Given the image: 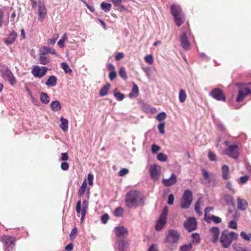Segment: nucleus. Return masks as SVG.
<instances>
[{"label": "nucleus", "instance_id": "obj_1", "mask_svg": "<svg viewBox=\"0 0 251 251\" xmlns=\"http://www.w3.org/2000/svg\"><path fill=\"white\" fill-rule=\"evenodd\" d=\"M145 200L139 196L137 191H130L126 197L125 202L128 208L137 207L142 206L145 204Z\"/></svg>", "mask_w": 251, "mask_h": 251}, {"label": "nucleus", "instance_id": "obj_2", "mask_svg": "<svg viewBox=\"0 0 251 251\" xmlns=\"http://www.w3.org/2000/svg\"><path fill=\"white\" fill-rule=\"evenodd\" d=\"M171 12L174 17L175 22L177 26H180L184 22L185 18L179 5L172 4Z\"/></svg>", "mask_w": 251, "mask_h": 251}, {"label": "nucleus", "instance_id": "obj_3", "mask_svg": "<svg viewBox=\"0 0 251 251\" xmlns=\"http://www.w3.org/2000/svg\"><path fill=\"white\" fill-rule=\"evenodd\" d=\"M193 201V194L189 190H185L181 200L180 207L183 209L188 208Z\"/></svg>", "mask_w": 251, "mask_h": 251}, {"label": "nucleus", "instance_id": "obj_4", "mask_svg": "<svg viewBox=\"0 0 251 251\" xmlns=\"http://www.w3.org/2000/svg\"><path fill=\"white\" fill-rule=\"evenodd\" d=\"M180 234L175 229L168 230L164 241L166 243L174 244L176 243L180 238Z\"/></svg>", "mask_w": 251, "mask_h": 251}, {"label": "nucleus", "instance_id": "obj_5", "mask_svg": "<svg viewBox=\"0 0 251 251\" xmlns=\"http://www.w3.org/2000/svg\"><path fill=\"white\" fill-rule=\"evenodd\" d=\"M230 236L228 234V230L227 229L224 230L222 233L220 238V242L221 243L222 246L224 248H227L231 244Z\"/></svg>", "mask_w": 251, "mask_h": 251}, {"label": "nucleus", "instance_id": "obj_6", "mask_svg": "<svg viewBox=\"0 0 251 251\" xmlns=\"http://www.w3.org/2000/svg\"><path fill=\"white\" fill-rule=\"evenodd\" d=\"M209 96L218 101H225L226 97L223 91L219 88L213 89L209 93Z\"/></svg>", "mask_w": 251, "mask_h": 251}, {"label": "nucleus", "instance_id": "obj_7", "mask_svg": "<svg viewBox=\"0 0 251 251\" xmlns=\"http://www.w3.org/2000/svg\"><path fill=\"white\" fill-rule=\"evenodd\" d=\"M184 227L189 232L195 230L197 227L196 219L194 217H189L184 222Z\"/></svg>", "mask_w": 251, "mask_h": 251}, {"label": "nucleus", "instance_id": "obj_8", "mask_svg": "<svg viewBox=\"0 0 251 251\" xmlns=\"http://www.w3.org/2000/svg\"><path fill=\"white\" fill-rule=\"evenodd\" d=\"M238 146L237 145H230L228 147L227 149L225 150V153L234 159H238L239 152L237 151Z\"/></svg>", "mask_w": 251, "mask_h": 251}, {"label": "nucleus", "instance_id": "obj_9", "mask_svg": "<svg viewBox=\"0 0 251 251\" xmlns=\"http://www.w3.org/2000/svg\"><path fill=\"white\" fill-rule=\"evenodd\" d=\"M81 202L80 200L77 201L75 209L77 213H81V220L82 221L86 213V209L87 207V203L86 200L82 201V208L81 209Z\"/></svg>", "mask_w": 251, "mask_h": 251}, {"label": "nucleus", "instance_id": "obj_10", "mask_svg": "<svg viewBox=\"0 0 251 251\" xmlns=\"http://www.w3.org/2000/svg\"><path fill=\"white\" fill-rule=\"evenodd\" d=\"M48 68L46 67L35 66L31 71L32 75L36 77L41 78L46 75Z\"/></svg>", "mask_w": 251, "mask_h": 251}, {"label": "nucleus", "instance_id": "obj_11", "mask_svg": "<svg viewBox=\"0 0 251 251\" xmlns=\"http://www.w3.org/2000/svg\"><path fill=\"white\" fill-rule=\"evenodd\" d=\"M150 174L151 179L154 181L157 180L160 174L159 167L155 164L151 165L150 167Z\"/></svg>", "mask_w": 251, "mask_h": 251}, {"label": "nucleus", "instance_id": "obj_12", "mask_svg": "<svg viewBox=\"0 0 251 251\" xmlns=\"http://www.w3.org/2000/svg\"><path fill=\"white\" fill-rule=\"evenodd\" d=\"M162 182L165 187H171L177 182V177L174 173H172L169 178H163Z\"/></svg>", "mask_w": 251, "mask_h": 251}, {"label": "nucleus", "instance_id": "obj_13", "mask_svg": "<svg viewBox=\"0 0 251 251\" xmlns=\"http://www.w3.org/2000/svg\"><path fill=\"white\" fill-rule=\"evenodd\" d=\"M2 75L3 78L5 80L8 81L11 85H13L14 84L15 78L14 75L9 70L6 68L5 70L2 71Z\"/></svg>", "mask_w": 251, "mask_h": 251}, {"label": "nucleus", "instance_id": "obj_14", "mask_svg": "<svg viewBox=\"0 0 251 251\" xmlns=\"http://www.w3.org/2000/svg\"><path fill=\"white\" fill-rule=\"evenodd\" d=\"M251 94V90L248 87H245L243 89L239 90L238 95L236 98V101L240 102L242 101L246 96Z\"/></svg>", "mask_w": 251, "mask_h": 251}, {"label": "nucleus", "instance_id": "obj_15", "mask_svg": "<svg viewBox=\"0 0 251 251\" xmlns=\"http://www.w3.org/2000/svg\"><path fill=\"white\" fill-rule=\"evenodd\" d=\"M2 241L6 246L8 251L10 249H13L15 246V239L13 237L4 236L2 238Z\"/></svg>", "mask_w": 251, "mask_h": 251}, {"label": "nucleus", "instance_id": "obj_16", "mask_svg": "<svg viewBox=\"0 0 251 251\" xmlns=\"http://www.w3.org/2000/svg\"><path fill=\"white\" fill-rule=\"evenodd\" d=\"M180 46L185 50H189L190 44L186 33H183L180 38Z\"/></svg>", "mask_w": 251, "mask_h": 251}, {"label": "nucleus", "instance_id": "obj_17", "mask_svg": "<svg viewBox=\"0 0 251 251\" xmlns=\"http://www.w3.org/2000/svg\"><path fill=\"white\" fill-rule=\"evenodd\" d=\"M116 236L119 237H124L128 233L127 229L124 226H117L114 228Z\"/></svg>", "mask_w": 251, "mask_h": 251}, {"label": "nucleus", "instance_id": "obj_18", "mask_svg": "<svg viewBox=\"0 0 251 251\" xmlns=\"http://www.w3.org/2000/svg\"><path fill=\"white\" fill-rule=\"evenodd\" d=\"M209 231L212 235V242L213 243H216L218 241L219 237V228L217 226L212 227L209 229Z\"/></svg>", "mask_w": 251, "mask_h": 251}, {"label": "nucleus", "instance_id": "obj_19", "mask_svg": "<svg viewBox=\"0 0 251 251\" xmlns=\"http://www.w3.org/2000/svg\"><path fill=\"white\" fill-rule=\"evenodd\" d=\"M47 14V9L46 6L43 2L40 1L38 5V15L39 20H41L42 18L43 19Z\"/></svg>", "mask_w": 251, "mask_h": 251}, {"label": "nucleus", "instance_id": "obj_20", "mask_svg": "<svg viewBox=\"0 0 251 251\" xmlns=\"http://www.w3.org/2000/svg\"><path fill=\"white\" fill-rule=\"evenodd\" d=\"M237 205L239 210L244 211L248 207V203L246 200L241 199L239 197H238L237 198Z\"/></svg>", "mask_w": 251, "mask_h": 251}, {"label": "nucleus", "instance_id": "obj_21", "mask_svg": "<svg viewBox=\"0 0 251 251\" xmlns=\"http://www.w3.org/2000/svg\"><path fill=\"white\" fill-rule=\"evenodd\" d=\"M39 51L42 55H46L48 53H50L58 56V54L56 52V50L50 47H42L40 48Z\"/></svg>", "mask_w": 251, "mask_h": 251}, {"label": "nucleus", "instance_id": "obj_22", "mask_svg": "<svg viewBox=\"0 0 251 251\" xmlns=\"http://www.w3.org/2000/svg\"><path fill=\"white\" fill-rule=\"evenodd\" d=\"M223 200L227 206H231L235 208V204L233 201V198L229 195H225L223 197Z\"/></svg>", "mask_w": 251, "mask_h": 251}, {"label": "nucleus", "instance_id": "obj_23", "mask_svg": "<svg viewBox=\"0 0 251 251\" xmlns=\"http://www.w3.org/2000/svg\"><path fill=\"white\" fill-rule=\"evenodd\" d=\"M118 248L119 251H126L127 248V242L124 239H118L116 241Z\"/></svg>", "mask_w": 251, "mask_h": 251}, {"label": "nucleus", "instance_id": "obj_24", "mask_svg": "<svg viewBox=\"0 0 251 251\" xmlns=\"http://www.w3.org/2000/svg\"><path fill=\"white\" fill-rule=\"evenodd\" d=\"M166 218L159 217V218L155 225V230L156 231L161 230L165 226L166 223Z\"/></svg>", "mask_w": 251, "mask_h": 251}, {"label": "nucleus", "instance_id": "obj_25", "mask_svg": "<svg viewBox=\"0 0 251 251\" xmlns=\"http://www.w3.org/2000/svg\"><path fill=\"white\" fill-rule=\"evenodd\" d=\"M57 83V78L55 76L52 75L49 76L46 82V85L48 87L55 86Z\"/></svg>", "mask_w": 251, "mask_h": 251}, {"label": "nucleus", "instance_id": "obj_26", "mask_svg": "<svg viewBox=\"0 0 251 251\" xmlns=\"http://www.w3.org/2000/svg\"><path fill=\"white\" fill-rule=\"evenodd\" d=\"M61 104L59 101H52L50 103V108L53 111L58 112L61 109Z\"/></svg>", "mask_w": 251, "mask_h": 251}, {"label": "nucleus", "instance_id": "obj_27", "mask_svg": "<svg viewBox=\"0 0 251 251\" xmlns=\"http://www.w3.org/2000/svg\"><path fill=\"white\" fill-rule=\"evenodd\" d=\"M229 167L227 165H224L222 167V177L224 180H227L229 178Z\"/></svg>", "mask_w": 251, "mask_h": 251}, {"label": "nucleus", "instance_id": "obj_28", "mask_svg": "<svg viewBox=\"0 0 251 251\" xmlns=\"http://www.w3.org/2000/svg\"><path fill=\"white\" fill-rule=\"evenodd\" d=\"M40 99L42 103L45 104H48L50 100L48 94L44 92L40 93Z\"/></svg>", "mask_w": 251, "mask_h": 251}, {"label": "nucleus", "instance_id": "obj_29", "mask_svg": "<svg viewBox=\"0 0 251 251\" xmlns=\"http://www.w3.org/2000/svg\"><path fill=\"white\" fill-rule=\"evenodd\" d=\"M192 241L190 243H192V245H199L201 242V237L200 234L198 233H194L192 234L191 235Z\"/></svg>", "mask_w": 251, "mask_h": 251}, {"label": "nucleus", "instance_id": "obj_30", "mask_svg": "<svg viewBox=\"0 0 251 251\" xmlns=\"http://www.w3.org/2000/svg\"><path fill=\"white\" fill-rule=\"evenodd\" d=\"M139 94V88L138 86L135 83L133 85V87L131 91L129 94V97L130 98H132L133 97H136L138 96Z\"/></svg>", "mask_w": 251, "mask_h": 251}, {"label": "nucleus", "instance_id": "obj_31", "mask_svg": "<svg viewBox=\"0 0 251 251\" xmlns=\"http://www.w3.org/2000/svg\"><path fill=\"white\" fill-rule=\"evenodd\" d=\"M110 87V84L109 83H107L105 85H104L100 91V96L101 97H103L107 95Z\"/></svg>", "mask_w": 251, "mask_h": 251}, {"label": "nucleus", "instance_id": "obj_32", "mask_svg": "<svg viewBox=\"0 0 251 251\" xmlns=\"http://www.w3.org/2000/svg\"><path fill=\"white\" fill-rule=\"evenodd\" d=\"M61 124L60 125V128L63 131H66L68 129V121L67 119L64 118L63 117L60 118Z\"/></svg>", "mask_w": 251, "mask_h": 251}, {"label": "nucleus", "instance_id": "obj_33", "mask_svg": "<svg viewBox=\"0 0 251 251\" xmlns=\"http://www.w3.org/2000/svg\"><path fill=\"white\" fill-rule=\"evenodd\" d=\"M201 171L204 179L207 181L208 185H211L212 179L210 177L208 172L204 169H202Z\"/></svg>", "mask_w": 251, "mask_h": 251}, {"label": "nucleus", "instance_id": "obj_34", "mask_svg": "<svg viewBox=\"0 0 251 251\" xmlns=\"http://www.w3.org/2000/svg\"><path fill=\"white\" fill-rule=\"evenodd\" d=\"M87 185L85 180L83 182L78 191L77 195L78 197H81L84 195L87 187Z\"/></svg>", "mask_w": 251, "mask_h": 251}, {"label": "nucleus", "instance_id": "obj_35", "mask_svg": "<svg viewBox=\"0 0 251 251\" xmlns=\"http://www.w3.org/2000/svg\"><path fill=\"white\" fill-rule=\"evenodd\" d=\"M40 56L39 61L40 64L43 65H46L50 62L49 57L46 56V55H42L41 53H39Z\"/></svg>", "mask_w": 251, "mask_h": 251}, {"label": "nucleus", "instance_id": "obj_36", "mask_svg": "<svg viewBox=\"0 0 251 251\" xmlns=\"http://www.w3.org/2000/svg\"><path fill=\"white\" fill-rule=\"evenodd\" d=\"M111 6L112 5L110 3L105 2H102L100 4L101 9L105 12H108L110 10Z\"/></svg>", "mask_w": 251, "mask_h": 251}, {"label": "nucleus", "instance_id": "obj_37", "mask_svg": "<svg viewBox=\"0 0 251 251\" xmlns=\"http://www.w3.org/2000/svg\"><path fill=\"white\" fill-rule=\"evenodd\" d=\"M16 39V34L11 33L8 38L5 40L4 42L6 45H10L13 43Z\"/></svg>", "mask_w": 251, "mask_h": 251}, {"label": "nucleus", "instance_id": "obj_38", "mask_svg": "<svg viewBox=\"0 0 251 251\" xmlns=\"http://www.w3.org/2000/svg\"><path fill=\"white\" fill-rule=\"evenodd\" d=\"M193 246L192 243L185 244L180 247V251H191Z\"/></svg>", "mask_w": 251, "mask_h": 251}, {"label": "nucleus", "instance_id": "obj_39", "mask_svg": "<svg viewBox=\"0 0 251 251\" xmlns=\"http://www.w3.org/2000/svg\"><path fill=\"white\" fill-rule=\"evenodd\" d=\"M61 66L65 73L70 74L72 72V70L66 62H62Z\"/></svg>", "mask_w": 251, "mask_h": 251}, {"label": "nucleus", "instance_id": "obj_40", "mask_svg": "<svg viewBox=\"0 0 251 251\" xmlns=\"http://www.w3.org/2000/svg\"><path fill=\"white\" fill-rule=\"evenodd\" d=\"M186 98L185 91L183 89H180L179 92V100L181 102H183Z\"/></svg>", "mask_w": 251, "mask_h": 251}, {"label": "nucleus", "instance_id": "obj_41", "mask_svg": "<svg viewBox=\"0 0 251 251\" xmlns=\"http://www.w3.org/2000/svg\"><path fill=\"white\" fill-rule=\"evenodd\" d=\"M120 76L124 80H126L127 76L124 67H121L119 72Z\"/></svg>", "mask_w": 251, "mask_h": 251}, {"label": "nucleus", "instance_id": "obj_42", "mask_svg": "<svg viewBox=\"0 0 251 251\" xmlns=\"http://www.w3.org/2000/svg\"><path fill=\"white\" fill-rule=\"evenodd\" d=\"M233 247L235 251H250V249L241 247L237 244L234 245Z\"/></svg>", "mask_w": 251, "mask_h": 251}, {"label": "nucleus", "instance_id": "obj_43", "mask_svg": "<svg viewBox=\"0 0 251 251\" xmlns=\"http://www.w3.org/2000/svg\"><path fill=\"white\" fill-rule=\"evenodd\" d=\"M215 125L217 126L218 129L221 131H224L225 130V127L223 125L222 123L219 120H215L214 121Z\"/></svg>", "mask_w": 251, "mask_h": 251}, {"label": "nucleus", "instance_id": "obj_44", "mask_svg": "<svg viewBox=\"0 0 251 251\" xmlns=\"http://www.w3.org/2000/svg\"><path fill=\"white\" fill-rule=\"evenodd\" d=\"M124 210L121 207H117L114 211V214L116 217H121L123 214Z\"/></svg>", "mask_w": 251, "mask_h": 251}, {"label": "nucleus", "instance_id": "obj_45", "mask_svg": "<svg viewBox=\"0 0 251 251\" xmlns=\"http://www.w3.org/2000/svg\"><path fill=\"white\" fill-rule=\"evenodd\" d=\"M166 117V113L164 112H161L157 115L156 119L159 121H161L165 120Z\"/></svg>", "mask_w": 251, "mask_h": 251}, {"label": "nucleus", "instance_id": "obj_46", "mask_svg": "<svg viewBox=\"0 0 251 251\" xmlns=\"http://www.w3.org/2000/svg\"><path fill=\"white\" fill-rule=\"evenodd\" d=\"M157 158L159 161L164 162L167 160V156L165 153L160 152L157 154Z\"/></svg>", "mask_w": 251, "mask_h": 251}, {"label": "nucleus", "instance_id": "obj_47", "mask_svg": "<svg viewBox=\"0 0 251 251\" xmlns=\"http://www.w3.org/2000/svg\"><path fill=\"white\" fill-rule=\"evenodd\" d=\"M200 203V199H199L196 201L195 204V210L199 215H201L202 214V212L201 211V206Z\"/></svg>", "mask_w": 251, "mask_h": 251}, {"label": "nucleus", "instance_id": "obj_48", "mask_svg": "<svg viewBox=\"0 0 251 251\" xmlns=\"http://www.w3.org/2000/svg\"><path fill=\"white\" fill-rule=\"evenodd\" d=\"M241 237L246 241H249L251 239V233L246 234L245 231L240 233Z\"/></svg>", "mask_w": 251, "mask_h": 251}, {"label": "nucleus", "instance_id": "obj_49", "mask_svg": "<svg viewBox=\"0 0 251 251\" xmlns=\"http://www.w3.org/2000/svg\"><path fill=\"white\" fill-rule=\"evenodd\" d=\"M114 96L119 101L122 100L125 98L124 94L119 92H114Z\"/></svg>", "mask_w": 251, "mask_h": 251}, {"label": "nucleus", "instance_id": "obj_50", "mask_svg": "<svg viewBox=\"0 0 251 251\" xmlns=\"http://www.w3.org/2000/svg\"><path fill=\"white\" fill-rule=\"evenodd\" d=\"M208 157L210 161H214L217 159L216 154L212 151H209L208 152Z\"/></svg>", "mask_w": 251, "mask_h": 251}, {"label": "nucleus", "instance_id": "obj_51", "mask_svg": "<svg viewBox=\"0 0 251 251\" xmlns=\"http://www.w3.org/2000/svg\"><path fill=\"white\" fill-rule=\"evenodd\" d=\"M165 123L162 122L158 124L157 127L160 134H164L165 133L164 130Z\"/></svg>", "mask_w": 251, "mask_h": 251}, {"label": "nucleus", "instance_id": "obj_52", "mask_svg": "<svg viewBox=\"0 0 251 251\" xmlns=\"http://www.w3.org/2000/svg\"><path fill=\"white\" fill-rule=\"evenodd\" d=\"M229 236H230V239L231 240V241L233 240H237L238 237V235L237 233L233 231H228Z\"/></svg>", "mask_w": 251, "mask_h": 251}, {"label": "nucleus", "instance_id": "obj_53", "mask_svg": "<svg viewBox=\"0 0 251 251\" xmlns=\"http://www.w3.org/2000/svg\"><path fill=\"white\" fill-rule=\"evenodd\" d=\"M109 219V215L107 213L103 214L101 217V223L105 224Z\"/></svg>", "mask_w": 251, "mask_h": 251}, {"label": "nucleus", "instance_id": "obj_54", "mask_svg": "<svg viewBox=\"0 0 251 251\" xmlns=\"http://www.w3.org/2000/svg\"><path fill=\"white\" fill-rule=\"evenodd\" d=\"M77 233V229L76 227H74L71 231L70 234V238L71 240L74 239Z\"/></svg>", "mask_w": 251, "mask_h": 251}, {"label": "nucleus", "instance_id": "obj_55", "mask_svg": "<svg viewBox=\"0 0 251 251\" xmlns=\"http://www.w3.org/2000/svg\"><path fill=\"white\" fill-rule=\"evenodd\" d=\"M145 60L150 64H151L153 62V57L151 55H148L145 57Z\"/></svg>", "mask_w": 251, "mask_h": 251}, {"label": "nucleus", "instance_id": "obj_56", "mask_svg": "<svg viewBox=\"0 0 251 251\" xmlns=\"http://www.w3.org/2000/svg\"><path fill=\"white\" fill-rule=\"evenodd\" d=\"M129 171L126 168H124L121 170L119 173V176H123L128 174Z\"/></svg>", "mask_w": 251, "mask_h": 251}, {"label": "nucleus", "instance_id": "obj_57", "mask_svg": "<svg viewBox=\"0 0 251 251\" xmlns=\"http://www.w3.org/2000/svg\"><path fill=\"white\" fill-rule=\"evenodd\" d=\"M228 226L229 228L232 229H236L237 227V224L235 221L232 220L229 222Z\"/></svg>", "mask_w": 251, "mask_h": 251}, {"label": "nucleus", "instance_id": "obj_58", "mask_svg": "<svg viewBox=\"0 0 251 251\" xmlns=\"http://www.w3.org/2000/svg\"><path fill=\"white\" fill-rule=\"evenodd\" d=\"M174 196L173 194H171L168 196V204L169 205H172L174 203Z\"/></svg>", "mask_w": 251, "mask_h": 251}, {"label": "nucleus", "instance_id": "obj_59", "mask_svg": "<svg viewBox=\"0 0 251 251\" xmlns=\"http://www.w3.org/2000/svg\"><path fill=\"white\" fill-rule=\"evenodd\" d=\"M117 76V73L115 71H110L109 74V77L111 81L113 80Z\"/></svg>", "mask_w": 251, "mask_h": 251}, {"label": "nucleus", "instance_id": "obj_60", "mask_svg": "<svg viewBox=\"0 0 251 251\" xmlns=\"http://www.w3.org/2000/svg\"><path fill=\"white\" fill-rule=\"evenodd\" d=\"M168 212V210L167 207V206L164 207L162 209V213H161L160 217L167 218Z\"/></svg>", "mask_w": 251, "mask_h": 251}, {"label": "nucleus", "instance_id": "obj_61", "mask_svg": "<svg viewBox=\"0 0 251 251\" xmlns=\"http://www.w3.org/2000/svg\"><path fill=\"white\" fill-rule=\"evenodd\" d=\"M211 219L215 224H219L222 222V220L220 217L215 215H212Z\"/></svg>", "mask_w": 251, "mask_h": 251}, {"label": "nucleus", "instance_id": "obj_62", "mask_svg": "<svg viewBox=\"0 0 251 251\" xmlns=\"http://www.w3.org/2000/svg\"><path fill=\"white\" fill-rule=\"evenodd\" d=\"M88 180V184L90 186H92L93 184V175L91 174H89L87 176Z\"/></svg>", "mask_w": 251, "mask_h": 251}, {"label": "nucleus", "instance_id": "obj_63", "mask_svg": "<svg viewBox=\"0 0 251 251\" xmlns=\"http://www.w3.org/2000/svg\"><path fill=\"white\" fill-rule=\"evenodd\" d=\"M69 164L66 162H63L61 164V168L63 171H66L69 169Z\"/></svg>", "mask_w": 251, "mask_h": 251}, {"label": "nucleus", "instance_id": "obj_64", "mask_svg": "<svg viewBox=\"0 0 251 251\" xmlns=\"http://www.w3.org/2000/svg\"><path fill=\"white\" fill-rule=\"evenodd\" d=\"M148 251H158L157 245L155 244H152L149 247Z\"/></svg>", "mask_w": 251, "mask_h": 251}]
</instances>
